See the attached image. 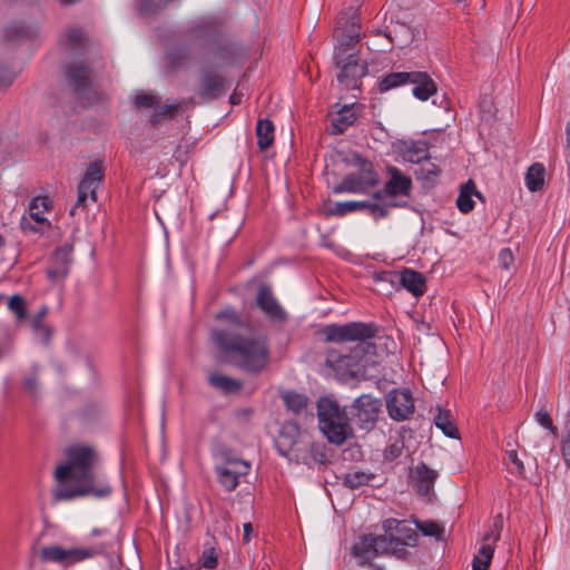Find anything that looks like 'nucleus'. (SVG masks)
I'll return each mask as SVG.
<instances>
[{"label": "nucleus", "instance_id": "a19ab883", "mask_svg": "<svg viewBox=\"0 0 570 570\" xmlns=\"http://www.w3.org/2000/svg\"><path fill=\"white\" fill-rule=\"evenodd\" d=\"M374 478L373 474H367L362 471H354L345 474L343 479V484L350 489H358L363 485L368 484V482Z\"/></svg>", "mask_w": 570, "mask_h": 570}, {"label": "nucleus", "instance_id": "0eeeda50", "mask_svg": "<svg viewBox=\"0 0 570 570\" xmlns=\"http://www.w3.org/2000/svg\"><path fill=\"white\" fill-rule=\"evenodd\" d=\"M69 86L80 99L89 104L98 100V94L91 90V69L83 62L68 63L63 68Z\"/></svg>", "mask_w": 570, "mask_h": 570}, {"label": "nucleus", "instance_id": "cd10ccee", "mask_svg": "<svg viewBox=\"0 0 570 570\" xmlns=\"http://www.w3.org/2000/svg\"><path fill=\"white\" fill-rule=\"evenodd\" d=\"M191 32L198 38L216 39L222 35V23L216 18H207L195 24Z\"/></svg>", "mask_w": 570, "mask_h": 570}, {"label": "nucleus", "instance_id": "f3484780", "mask_svg": "<svg viewBox=\"0 0 570 570\" xmlns=\"http://www.w3.org/2000/svg\"><path fill=\"white\" fill-rule=\"evenodd\" d=\"M256 304L259 309L271 320L275 322H285L287 318L286 312L281 306L274 296L268 285H261L258 287Z\"/></svg>", "mask_w": 570, "mask_h": 570}, {"label": "nucleus", "instance_id": "5701e85b", "mask_svg": "<svg viewBox=\"0 0 570 570\" xmlns=\"http://www.w3.org/2000/svg\"><path fill=\"white\" fill-rule=\"evenodd\" d=\"M400 283L415 297L422 296L426 288V281L423 274L410 268H404L400 273Z\"/></svg>", "mask_w": 570, "mask_h": 570}, {"label": "nucleus", "instance_id": "5fc2aeb1", "mask_svg": "<svg viewBox=\"0 0 570 570\" xmlns=\"http://www.w3.org/2000/svg\"><path fill=\"white\" fill-rule=\"evenodd\" d=\"M32 330L40 334L46 342L49 341L51 333L50 330L43 324L41 315H36L32 318Z\"/></svg>", "mask_w": 570, "mask_h": 570}, {"label": "nucleus", "instance_id": "8fccbe9b", "mask_svg": "<svg viewBox=\"0 0 570 570\" xmlns=\"http://www.w3.org/2000/svg\"><path fill=\"white\" fill-rule=\"evenodd\" d=\"M28 36V29L23 24H13L4 30V38L7 41H11L18 38H24Z\"/></svg>", "mask_w": 570, "mask_h": 570}, {"label": "nucleus", "instance_id": "b1692460", "mask_svg": "<svg viewBox=\"0 0 570 570\" xmlns=\"http://www.w3.org/2000/svg\"><path fill=\"white\" fill-rule=\"evenodd\" d=\"M386 38L397 48H405L414 40V31L412 28L402 22H396L386 28Z\"/></svg>", "mask_w": 570, "mask_h": 570}, {"label": "nucleus", "instance_id": "20e7f679", "mask_svg": "<svg viewBox=\"0 0 570 570\" xmlns=\"http://www.w3.org/2000/svg\"><path fill=\"white\" fill-rule=\"evenodd\" d=\"M317 419L320 430L330 443L341 445L353 434L348 417L336 401L321 397L317 402Z\"/></svg>", "mask_w": 570, "mask_h": 570}, {"label": "nucleus", "instance_id": "2eb2a0df", "mask_svg": "<svg viewBox=\"0 0 570 570\" xmlns=\"http://www.w3.org/2000/svg\"><path fill=\"white\" fill-rule=\"evenodd\" d=\"M227 91L226 79L213 71L204 70L199 77L197 96L205 102H209L225 96Z\"/></svg>", "mask_w": 570, "mask_h": 570}, {"label": "nucleus", "instance_id": "7ed1b4c3", "mask_svg": "<svg viewBox=\"0 0 570 570\" xmlns=\"http://www.w3.org/2000/svg\"><path fill=\"white\" fill-rule=\"evenodd\" d=\"M379 327L374 323L351 322L343 325H325L321 333L326 342H357V345L348 354L341 353L335 348L328 350L325 358L326 365L337 372H352L368 348L373 347L366 341L375 337Z\"/></svg>", "mask_w": 570, "mask_h": 570}, {"label": "nucleus", "instance_id": "58836bf2", "mask_svg": "<svg viewBox=\"0 0 570 570\" xmlns=\"http://www.w3.org/2000/svg\"><path fill=\"white\" fill-rule=\"evenodd\" d=\"M237 47L234 43H224L216 48L214 58L217 65L228 66L235 61L237 56Z\"/></svg>", "mask_w": 570, "mask_h": 570}, {"label": "nucleus", "instance_id": "f704fd0d", "mask_svg": "<svg viewBox=\"0 0 570 570\" xmlns=\"http://www.w3.org/2000/svg\"><path fill=\"white\" fill-rule=\"evenodd\" d=\"M365 209L368 215H371L374 219L385 218L389 215V209L393 207H404L406 202L397 203L394 200H387L382 204L365 202Z\"/></svg>", "mask_w": 570, "mask_h": 570}, {"label": "nucleus", "instance_id": "6e6d98bb", "mask_svg": "<svg viewBox=\"0 0 570 570\" xmlns=\"http://www.w3.org/2000/svg\"><path fill=\"white\" fill-rule=\"evenodd\" d=\"M561 455L567 468L570 469V434L567 433L561 441Z\"/></svg>", "mask_w": 570, "mask_h": 570}, {"label": "nucleus", "instance_id": "13d9d810", "mask_svg": "<svg viewBox=\"0 0 570 570\" xmlns=\"http://www.w3.org/2000/svg\"><path fill=\"white\" fill-rule=\"evenodd\" d=\"M23 386L30 391V392H36L37 387H38V380H37V376L36 375H31L29 377H26L24 381H23Z\"/></svg>", "mask_w": 570, "mask_h": 570}, {"label": "nucleus", "instance_id": "412c9836", "mask_svg": "<svg viewBox=\"0 0 570 570\" xmlns=\"http://www.w3.org/2000/svg\"><path fill=\"white\" fill-rule=\"evenodd\" d=\"M410 85H413V96L421 101L428 100L438 89L434 80L425 71H412Z\"/></svg>", "mask_w": 570, "mask_h": 570}, {"label": "nucleus", "instance_id": "ea45409f", "mask_svg": "<svg viewBox=\"0 0 570 570\" xmlns=\"http://www.w3.org/2000/svg\"><path fill=\"white\" fill-rule=\"evenodd\" d=\"M365 202L350 200V202H338L335 204L334 208L328 210L330 215L333 216H345L350 213L364 210Z\"/></svg>", "mask_w": 570, "mask_h": 570}, {"label": "nucleus", "instance_id": "c9c22d12", "mask_svg": "<svg viewBox=\"0 0 570 570\" xmlns=\"http://www.w3.org/2000/svg\"><path fill=\"white\" fill-rule=\"evenodd\" d=\"M282 399L287 410L292 411L294 414H301L305 411L308 403L307 396L293 391L283 393Z\"/></svg>", "mask_w": 570, "mask_h": 570}, {"label": "nucleus", "instance_id": "2f4dec72", "mask_svg": "<svg viewBox=\"0 0 570 570\" xmlns=\"http://www.w3.org/2000/svg\"><path fill=\"white\" fill-rule=\"evenodd\" d=\"M473 194H475L478 197H481V194L475 190V185L472 180H469L466 184L462 185L460 194L456 199V206L461 213L468 214L471 210H473Z\"/></svg>", "mask_w": 570, "mask_h": 570}, {"label": "nucleus", "instance_id": "4be33fe9", "mask_svg": "<svg viewBox=\"0 0 570 570\" xmlns=\"http://www.w3.org/2000/svg\"><path fill=\"white\" fill-rule=\"evenodd\" d=\"M400 154L405 161L420 164L430 158L429 144L425 140L402 141Z\"/></svg>", "mask_w": 570, "mask_h": 570}, {"label": "nucleus", "instance_id": "4d7b16f0", "mask_svg": "<svg viewBox=\"0 0 570 570\" xmlns=\"http://www.w3.org/2000/svg\"><path fill=\"white\" fill-rule=\"evenodd\" d=\"M508 459L509 461L514 465L517 472L520 475H523L525 472L524 464L521 459H519L518 453L515 450H511L508 452Z\"/></svg>", "mask_w": 570, "mask_h": 570}, {"label": "nucleus", "instance_id": "69168bd1", "mask_svg": "<svg viewBox=\"0 0 570 570\" xmlns=\"http://www.w3.org/2000/svg\"><path fill=\"white\" fill-rule=\"evenodd\" d=\"M229 101L232 105H238L240 102V98L236 92H234L233 95H230Z\"/></svg>", "mask_w": 570, "mask_h": 570}, {"label": "nucleus", "instance_id": "f8f14e48", "mask_svg": "<svg viewBox=\"0 0 570 570\" xmlns=\"http://www.w3.org/2000/svg\"><path fill=\"white\" fill-rule=\"evenodd\" d=\"M336 66L341 69L337 75V80L346 89L360 88L361 79L367 75L366 62L358 61L353 55H348L343 59L340 53H336Z\"/></svg>", "mask_w": 570, "mask_h": 570}, {"label": "nucleus", "instance_id": "a18cd8bd", "mask_svg": "<svg viewBox=\"0 0 570 570\" xmlns=\"http://www.w3.org/2000/svg\"><path fill=\"white\" fill-rule=\"evenodd\" d=\"M403 450H404V442L402 440H396L395 442L389 444L384 449V453H383L384 460L392 462V461L399 459L402 455Z\"/></svg>", "mask_w": 570, "mask_h": 570}, {"label": "nucleus", "instance_id": "6ab92c4d", "mask_svg": "<svg viewBox=\"0 0 570 570\" xmlns=\"http://www.w3.org/2000/svg\"><path fill=\"white\" fill-rule=\"evenodd\" d=\"M438 476V471L429 468L424 462H420L411 474L414 489L424 497L431 493Z\"/></svg>", "mask_w": 570, "mask_h": 570}, {"label": "nucleus", "instance_id": "9d476101", "mask_svg": "<svg viewBox=\"0 0 570 570\" xmlns=\"http://www.w3.org/2000/svg\"><path fill=\"white\" fill-rule=\"evenodd\" d=\"M105 176V166L101 160L92 161L88 165L86 173L78 185V197L75 206L70 209V215L76 214L78 207H86L88 196L95 203L97 200L96 190Z\"/></svg>", "mask_w": 570, "mask_h": 570}, {"label": "nucleus", "instance_id": "e433bc0d", "mask_svg": "<svg viewBox=\"0 0 570 570\" xmlns=\"http://www.w3.org/2000/svg\"><path fill=\"white\" fill-rule=\"evenodd\" d=\"M219 554H220V550L216 546H213V544L207 546L206 544L202 551L200 557H199V564H197V566L200 567V569L202 568L207 569V570L217 569V567L219 564Z\"/></svg>", "mask_w": 570, "mask_h": 570}, {"label": "nucleus", "instance_id": "423d86ee", "mask_svg": "<svg viewBox=\"0 0 570 570\" xmlns=\"http://www.w3.org/2000/svg\"><path fill=\"white\" fill-rule=\"evenodd\" d=\"M394 540L384 534H362L352 547V554L362 567L370 564L374 559L390 553Z\"/></svg>", "mask_w": 570, "mask_h": 570}, {"label": "nucleus", "instance_id": "c756f323", "mask_svg": "<svg viewBox=\"0 0 570 570\" xmlns=\"http://www.w3.org/2000/svg\"><path fill=\"white\" fill-rule=\"evenodd\" d=\"M412 71L391 72L381 78L379 90L385 92L401 86L410 85Z\"/></svg>", "mask_w": 570, "mask_h": 570}, {"label": "nucleus", "instance_id": "37998d69", "mask_svg": "<svg viewBox=\"0 0 570 570\" xmlns=\"http://www.w3.org/2000/svg\"><path fill=\"white\" fill-rule=\"evenodd\" d=\"M180 107L181 102L165 104L164 106L155 110V112L151 116V122L154 125L157 124L160 117L173 118Z\"/></svg>", "mask_w": 570, "mask_h": 570}, {"label": "nucleus", "instance_id": "aec40b11", "mask_svg": "<svg viewBox=\"0 0 570 570\" xmlns=\"http://www.w3.org/2000/svg\"><path fill=\"white\" fill-rule=\"evenodd\" d=\"M390 179L384 184V193L389 198L397 196L409 197L412 187L410 177L402 174L396 167L389 168Z\"/></svg>", "mask_w": 570, "mask_h": 570}, {"label": "nucleus", "instance_id": "a211bd4d", "mask_svg": "<svg viewBox=\"0 0 570 570\" xmlns=\"http://www.w3.org/2000/svg\"><path fill=\"white\" fill-rule=\"evenodd\" d=\"M494 529L483 537V544L480 547L478 553L472 561L473 570H488L494 553V544L500 539V530L498 524L494 523Z\"/></svg>", "mask_w": 570, "mask_h": 570}, {"label": "nucleus", "instance_id": "79ce46f5", "mask_svg": "<svg viewBox=\"0 0 570 570\" xmlns=\"http://www.w3.org/2000/svg\"><path fill=\"white\" fill-rule=\"evenodd\" d=\"M441 174V169L434 163L425 160V163L415 170V177L419 180H423L426 183H433L438 176Z\"/></svg>", "mask_w": 570, "mask_h": 570}, {"label": "nucleus", "instance_id": "864d4df0", "mask_svg": "<svg viewBox=\"0 0 570 570\" xmlns=\"http://www.w3.org/2000/svg\"><path fill=\"white\" fill-rule=\"evenodd\" d=\"M513 262L514 256L511 248L504 247L499 252L498 263L501 268L509 269L513 265Z\"/></svg>", "mask_w": 570, "mask_h": 570}, {"label": "nucleus", "instance_id": "9b49d317", "mask_svg": "<svg viewBox=\"0 0 570 570\" xmlns=\"http://www.w3.org/2000/svg\"><path fill=\"white\" fill-rule=\"evenodd\" d=\"M380 411V400H376L368 394H363L357 397L352 405L351 420L360 430L368 432L374 429Z\"/></svg>", "mask_w": 570, "mask_h": 570}, {"label": "nucleus", "instance_id": "a878e982", "mask_svg": "<svg viewBox=\"0 0 570 570\" xmlns=\"http://www.w3.org/2000/svg\"><path fill=\"white\" fill-rule=\"evenodd\" d=\"M354 104L343 106L332 118V134H343L356 121Z\"/></svg>", "mask_w": 570, "mask_h": 570}, {"label": "nucleus", "instance_id": "393cba45", "mask_svg": "<svg viewBox=\"0 0 570 570\" xmlns=\"http://www.w3.org/2000/svg\"><path fill=\"white\" fill-rule=\"evenodd\" d=\"M334 37L338 40L337 53L341 55V51H348L353 49V47L361 39L360 24L354 19H352L347 31L345 32L342 28L338 27L334 30Z\"/></svg>", "mask_w": 570, "mask_h": 570}, {"label": "nucleus", "instance_id": "338daca9", "mask_svg": "<svg viewBox=\"0 0 570 570\" xmlns=\"http://www.w3.org/2000/svg\"><path fill=\"white\" fill-rule=\"evenodd\" d=\"M176 570H200V567H198L197 564H193L189 567L180 566Z\"/></svg>", "mask_w": 570, "mask_h": 570}, {"label": "nucleus", "instance_id": "49530a36", "mask_svg": "<svg viewBox=\"0 0 570 570\" xmlns=\"http://www.w3.org/2000/svg\"><path fill=\"white\" fill-rule=\"evenodd\" d=\"M396 532L401 535L400 541L403 544L410 546V547H414L416 544V542H417V533H416V531L414 529L406 528L402 523Z\"/></svg>", "mask_w": 570, "mask_h": 570}, {"label": "nucleus", "instance_id": "c03bdc74", "mask_svg": "<svg viewBox=\"0 0 570 570\" xmlns=\"http://www.w3.org/2000/svg\"><path fill=\"white\" fill-rule=\"evenodd\" d=\"M8 307L13 312L18 320H23L27 316L26 301L20 295H13L9 298Z\"/></svg>", "mask_w": 570, "mask_h": 570}, {"label": "nucleus", "instance_id": "f03ea898", "mask_svg": "<svg viewBox=\"0 0 570 570\" xmlns=\"http://www.w3.org/2000/svg\"><path fill=\"white\" fill-rule=\"evenodd\" d=\"M66 463L57 466L55 478L59 483L72 481L73 485H63L57 492L60 500H72L79 497H108L112 489L108 482L96 474L99 456L88 445H71L65 450Z\"/></svg>", "mask_w": 570, "mask_h": 570}, {"label": "nucleus", "instance_id": "774afa93", "mask_svg": "<svg viewBox=\"0 0 570 570\" xmlns=\"http://www.w3.org/2000/svg\"><path fill=\"white\" fill-rule=\"evenodd\" d=\"M173 0H157V7H166L169 2H171Z\"/></svg>", "mask_w": 570, "mask_h": 570}, {"label": "nucleus", "instance_id": "de8ad7c7", "mask_svg": "<svg viewBox=\"0 0 570 570\" xmlns=\"http://www.w3.org/2000/svg\"><path fill=\"white\" fill-rule=\"evenodd\" d=\"M534 416L541 426L548 429L554 436L558 435V429L553 425L552 417L547 411L540 410L534 414Z\"/></svg>", "mask_w": 570, "mask_h": 570}, {"label": "nucleus", "instance_id": "1a4fd4ad", "mask_svg": "<svg viewBox=\"0 0 570 570\" xmlns=\"http://www.w3.org/2000/svg\"><path fill=\"white\" fill-rule=\"evenodd\" d=\"M48 197H35L29 203L28 212L21 217L20 227L26 234H43L51 226L45 216L50 209Z\"/></svg>", "mask_w": 570, "mask_h": 570}, {"label": "nucleus", "instance_id": "473e14b6", "mask_svg": "<svg viewBox=\"0 0 570 570\" xmlns=\"http://www.w3.org/2000/svg\"><path fill=\"white\" fill-rule=\"evenodd\" d=\"M546 169L542 164L535 163L528 168L525 185L530 191H538L543 187Z\"/></svg>", "mask_w": 570, "mask_h": 570}, {"label": "nucleus", "instance_id": "6e6552de", "mask_svg": "<svg viewBox=\"0 0 570 570\" xmlns=\"http://www.w3.org/2000/svg\"><path fill=\"white\" fill-rule=\"evenodd\" d=\"M97 550L94 548H70L65 549L58 544H50L41 548L39 558L42 562L58 563L62 567H70L94 557Z\"/></svg>", "mask_w": 570, "mask_h": 570}, {"label": "nucleus", "instance_id": "680f3d73", "mask_svg": "<svg viewBox=\"0 0 570 570\" xmlns=\"http://www.w3.org/2000/svg\"><path fill=\"white\" fill-rule=\"evenodd\" d=\"M186 56L180 52H170L168 55V61L173 67H178L180 65L179 59H185Z\"/></svg>", "mask_w": 570, "mask_h": 570}, {"label": "nucleus", "instance_id": "72a5a7b5", "mask_svg": "<svg viewBox=\"0 0 570 570\" xmlns=\"http://www.w3.org/2000/svg\"><path fill=\"white\" fill-rule=\"evenodd\" d=\"M72 252L73 246L70 244H65L63 246L56 249L53 254V263L57 265L56 273L66 274L68 271V266L72 262Z\"/></svg>", "mask_w": 570, "mask_h": 570}, {"label": "nucleus", "instance_id": "ddd939ff", "mask_svg": "<svg viewBox=\"0 0 570 570\" xmlns=\"http://www.w3.org/2000/svg\"><path fill=\"white\" fill-rule=\"evenodd\" d=\"M386 409L391 419L404 421L414 412V399L409 390H392L386 395Z\"/></svg>", "mask_w": 570, "mask_h": 570}, {"label": "nucleus", "instance_id": "052dcab7", "mask_svg": "<svg viewBox=\"0 0 570 570\" xmlns=\"http://www.w3.org/2000/svg\"><path fill=\"white\" fill-rule=\"evenodd\" d=\"M153 6H154V1L153 0H141L139 6H138V9H139L140 12L149 13V12H154L155 11Z\"/></svg>", "mask_w": 570, "mask_h": 570}, {"label": "nucleus", "instance_id": "0e129e2a", "mask_svg": "<svg viewBox=\"0 0 570 570\" xmlns=\"http://www.w3.org/2000/svg\"><path fill=\"white\" fill-rule=\"evenodd\" d=\"M372 197L375 199V200H382L384 197H387L384 193V188L381 189V190H377L375 193H373Z\"/></svg>", "mask_w": 570, "mask_h": 570}, {"label": "nucleus", "instance_id": "39448f33", "mask_svg": "<svg viewBox=\"0 0 570 570\" xmlns=\"http://www.w3.org/2000/svg\"><path fill=\"white\" fill-rule=\"evenodd\" d=\"M353 159L358 170L346 175L340 184L334 186V194H366L379 184V175L370 160L360 155H355Z\"/></svg>", "mask_w": 570, "mask_h": 570}, {"label": "nucleus", "instance_id": "dca6fc26", "mask_svg": "<svg viewBox=\"0 0 570 570\" xmlns=\"http://www.w3.org/2000/svg\"><path fill=\"white\" fill-rule=\"evenodd\" d=\"M301 444V442L294 441L292 442L288 451H281V454L288 456L291 460L295 459L296 462L303 463L307 466H312L313 464L317 463H324L326 461V454L324 453L321 445L308 443L304 448V453H301L303 450Z\"/></svg>", "mask_w": 570, "mask_h": 570}, {"label": "nucleus", "instance_id": "c85d7f7f", "mask_svg": "<svg viewBox=\"0 0 570 570\" xmlns=\"http://www.w3.org/2000/svg\"><path fill=\"white\" fill-rule=\"evenodd\" d=\"M275 127L269 119H259L256 124L257 146L261 150L269 148L275 138Z\"/></svg>", "mask_w": 570, "mask_h": 570}, {"label": "nucleus", "instance_id": "bf43d9fd", "mask_svg": "<svg viewBox=\"0 0 570 570\" xmlns=\"http://www.w3.org/2000/svg\"><path fill=\"white\" fill-rule=\"evenodd\" d=\"M402 522L396 519H387L383 522V528L386 532L395 530L397 531Z\"/></svg>", "mask_w": 570, "mask_h": 570}, {"label": "nucleus", "instance_id": "4468645a", "mask_svg": "<svg viewBox=\"0 0 570 570\" xmlns=\"http://www.w3.org/2000/svg\"><path fill=\"white\" fill-rule=\"evenodd\" d=\"M249 470V463L244 460H229L215 468L217 480L227 492L234 491L239 484V478L247 475Z\"/></svg>", "mask_w": 570, "mask_h": 570}, {"label": "nucleus", "instance_id": "4c0bfd02", "mask_svg": "<svg viewBox=\"0 0 570 570\" xmlns=\"http://www.w3.org/2000/svg\"><path fill=\"white\" fill-rule=\"evenodd\" d=\"M414 523H415L416 529L419 531H421V533L423 535L433 537L438 541L443 540L445 530H444V527L441 525L439 522L433 521V520H425V521L415 520Z\"/></svg>", "mask_w": 570, "mask_h": 570}, {"label": "nucleus", "instance_id": "7c9ffc66", "mask_svg": "<svg viewBox=\"0 0 570 570\" xmlns=\"http://www.w3.org/2000/svg\"><path fill=\"white\" fill-rule=\"evenodd\" d=\"M434 424L439 428L446 436L452 439L459 438V430L452 419L451 412L442 410L438 406V412L434 415Z\"/></svg>", "mask_w": 570, "mask_h": 570}, {"label": "nucleus", "instance_id": "09e8293b", "mask_svg": "<svg viewBox=\"0 0 570 570\" xmlns=\"http://www.w3.org/2000/svg\"><path fill=\"white\" fill-rule=\"evenodd\" d=\"M159 101H160L159 97H157L155 95H150V94H144V92L136 95L134 98V104L138 108L154 107L157 104H159Z\"/></svg>", "mask_w": 570, "mask_h": 570}, {"label": "nucleus", "instance_id": "603ef678", "mask_svg": "<svg viewBox=\"0 0 570 570\" xmlns=\"http://www.w3.org/2000/svg\"><path fill=\"white\" fill-rule=\"evenodd\" d=\"M67 40L72 48L82 46L86 40V35L81 29L73 28L68 30Z\"/></svg>", "mask_w": 570, "mask_h": 570}, {"label": "nucleus", "instance_id": "3c124183", "mask_svg": "<svg viewBox=\"0 0 570 570\" xmlns=\"http://www.w3.org/2000/svg\"><path fill=\"white\" fill-rule=\"evenodd\" d=\"M17 77V72L0 63V88L10 87Z\"/></svg>", "mask_w": 570, "mask_h": 570}, {"label": "nucleus", "instance_id": "bb28decb", "mask_svg": "<svg viewBox=\"0 0 570 570\" xmlns=\"http://www.w3.org/2000/svg\"><path fill=\"white\" fill-rule=\"evenodd\" d=\"M207 380L210 386L219 390L224 394L238 393L243 387L240 380L223 375L218 372L210 373Z\"/></svg>", "mask_w": 570, "mask_h": 570}, {"label": "nucleus", "instance_id": "e2e57ef3", "mask_svg": "<svg viewBox=\"0 0 570 570\" xmlns=\"http://www.w3.org/2000/svg\"><path fill=\"white\" fill-rule=\"evenodd\" d=\"M253 532V527L250 523L244 524V540L248 542L250 540V533Z\"/></svg>", "mask_w": 570, "mask_h": 570}, {"label": "nucleus", "instance_id": "f257e3e1", "mask_svg": "<svg viewBox=\"0 0 570 570\" xmlns=\"http://www.w3.org/2000/svg\"><path fill=\"white\" fill-rule=\"evenodd\" d=\"M225 324L212 330V340L217 348L235 367L248 373L261 374L271 362V346L266 335H243L239 331H252V321L235 308L227 307L215 315Z\"/></svg>", "mask_w": 570, "mask_h": 570}]
</instances>
